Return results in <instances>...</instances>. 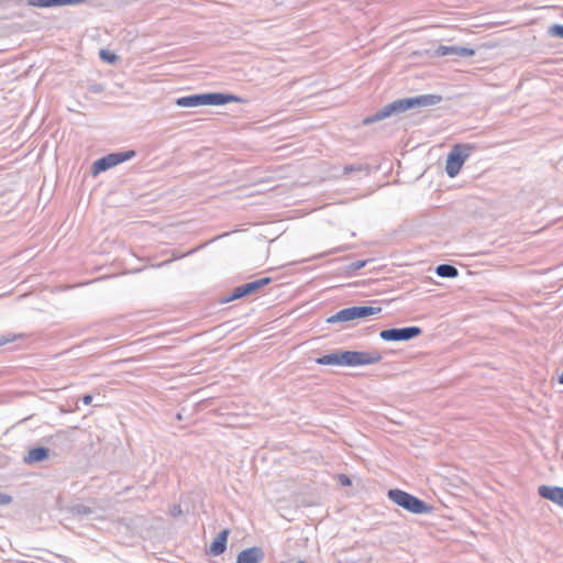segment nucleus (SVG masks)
Returning a JSON list of instances; mask_svg holds the SVG:
<instances>
[{
	"mask_svg": "<svg viewBox=\"0 0 563 563\" xmlns=\"http://www.w3.org/2000/svg\"><path fill=\"white\" fill-rule=\"evenodd\" d=\"M388 498L397 506L402 507L407 511L416 515L430 514L432 507L416 496L404 492L401 489H389L387 493Z\"/></svg>",
	"mask_w": 563,
	"mask_h": 563,
	"instance_id": "3",
	"label": "nucleus"
},
{
	"mask_svg": "<svg viewBox=\"0 0 563 563\" xmlns=\"http://www.w3.org/2000/svg\"><path fill=\"white\" fill-rule=\"evenodd\" d=\"M366 263H367V261H355V262H352L349 265V269L351 272L358 271V269L363 268L366 265Z\"/></svg>",
	"mask_w": 563,
	"mask_h": 563,
	"instance_id": "24",
	"label": "nucleus"
},
{
	"mask_svg": "<svg viewBox=\"0 0 563 563\" xmlns=\"http://www.w3.org/2000/svg\"><path fill=\"white\" fill-rule=\"evenodd\" d=\"M99 56L109 64H114L119 59V56L109 49H100Z\"/></svg>",
	"mask_w": 563,
	"mask_h": 563,
	"instance_id": "21",
	"label": "nucleus"
},
{
	"mask_svg": "<svg viewBox=\"0 0 563 563\" xmlns=\"http://www.w3.org/2000/svg\"><path fill=\"white\" fill-rule=\"evenodd\" d=\"M86 0H33L32 4L41 8L74 5L85 2Z\"/></svg>",
	"mask_w": 563,
	"mask_h": 563,
	"instance_id": "13",
	"label": "nucleus"
},
{
	"mask_svg": "<svg viewBox=\"0 0 563 563\" xmlns=\"http://www.w3.org/2000/svg\"><path fill=\"white\" fill-rule=\"evenodd\" d=\"M539 495L563 508V487L541 485L538 488Z\"/></svg>",
	"mask_w": 563,
	"mask_h": 563,
	"instance_id": "9",
	"label": "nucleus"
},
{
	"mask_svg": "<svg viewBox=\"0 0 563 563\" xmlns=\"http://www.w3.org/2000/svg\"><path fill=\"white\" fill-rule=\"evenodd\" d=\"M81 400L85 405H90L92 401V396L87 394L81 398Z\"/></svg>",
	"mask_w": 563,
	"mask_h": 563,
	"instance_id": "28",
	"label": "nucleus"
},
{
	"mask_svg": "<svg viewBox=\"0 0 563 563\" xmlns=\"http://www.w3.org/2000/svg\"><path fill=\"white\" fill-rule=\"evenodd\" d=\"M12 501V497L10 495L0 493V506L9 505Z\"/></svg>",
	"mask_w": 563,
	"mask_h": 563,
	"instance_id": "25",
	"label": "nucleus"
},
{
	"mask_svg": "<svg viewBox=\"0 0 563 563\" xmlns=\"http://www.w3.org/2000/svg\"><path fill=\"white\" fill-rule=\"evenodd\" d=\"M435 273L443 278H454L459 275V269L450 264H440L437 266Z\"/></svg>",
	"mask_w": 563,
	"mask_h": 563,
	"instance_id": "16",
	"label": "nucleus"
},
{
	"mask_svg": "<svg viewBox=\"0 0 563 563\" xmlns=\"http://www.w3.org/2000/svg\"><path fill=\"white\" fill-rule=\"evenodd\" d=\"M169 262H170V261H165V262H163V263H159V264H158V266H163V265H165V264H167V263H169Z\"/></svg>",
	"mask_w": 563,
	"mask_h": 563,
	"instance_id": "31",
	"label": "nucleus"
},
{
	"mask_svg": "<svg viewBox=\"0 0 563 563\" xmlns=\"http://www.w3.org/2000/svg\"><path fill=\"white\" fill-rule=\"evenodd\" d=\"M441 101L442 97L440 95H420L410 98L397 99L377 110L373 115L363 119V124L369 125L386 118L398 115L409 109L432 107Z\"/></svg>",
	"mask_w": 563,
	"mask_h": 563,
	"instance_id": "1",
	"label": "nucleus"
},
{
	"mask_svg": "<svg viewBox=\"0 0 563 563\" xmlns=\"http://www.w3.org/2000/svg\"><path fill=\"white\" fill-rule=\"evenodd\" d=\"M354 316L356 319L366 318L372 314L379 313L382 311L380 307H369V306H354Z\"/></svg>",
	"mask_w": 563,
	"mask_h": 563,
	"instance_id": "17",
	"label": "nucleus"
},
{
	"mask_svg": "<svg viewBox=\"0 0 563 563\" xmlns=\"http://www.w3.org/2000/svg\"><path fill=\"white\" fill-rule=\"evenodd\" d=\"M475 148L476 146L470 143H459L452 146L445 162V172L449 177L453 178L460 173L464 162Z\"/></svg>",
	"mask_w": 563,
	"mask_h": 563,
	"instance_id": "4",
	"label": "nucleus"
},
{
	"mask_svg": "<svg viewBox=\"0 0 563 563\" xmlns=\"http://www.w3.org/2000/svg\"><path fill=\"white\" fill-rule=\"evenodd\" d=\"M475 54L473 48L461 45H439L433 55L437 57H448L452 62H457L461 58L471 57Z\"/></svg>",
	"mask_w": 563,
	"mask_h": 563,
	"instance_id": "7",
	"label": "nucleus"
},
{
	"mask_svg": "<svg viewBox=\"0 0 563 563\" xmlns=\"http://www.w3.org/2000/svg\"><path fill=\"white\" fill-rule=\"evenodd\" d=\"M228 536V529L220 531L209 547V554L214 556L222 554L227 549Z\"/></svg>",
	"mask_w": 563,
	"mask_h": 563,
	"instance_id": "11",
	"label": "nucleus"
},
{
	"mask_svg": "<svg viewBox=\"0 0 563 563\" xmlns=\"http://www.w3.org/2000/svg\"><path fill=\"white\" fill-rule=\"evenodd\" d=\"M69 512L79 519L88 517L95 512V510L86 505L76 504L69 507Z\"/></svg>",
	"mask_w": 563,
	"mask_h": 563,
	"instance_id": "18",
	"label": "nucleus"
},
{
	"mask_svg": "<svg viewBox=\"0 0 563 563\" xmlns=\"http://www.w3.org/2000/svg\"><path fill=\"white\" fill-rule=\"evenodd\" d=\"M49 450L44 446L33 448L23 457V462L27 465L40 463L48 459Z\"/></svg>",
	"mask_w": 563,
	"mask_h": 563,
	"instance_id": "12",
	"label": "nucleus"
},
{
	"mask_svg": "<svg viewBox=\"0 0 563 563\" xmlns=\"http://www.w3.org/2000/svg\"><path fill=\"white\" fill-rule=\"evenodd\" d=\"M103 89H104V86L101 84H92L89 86V90L93 93H99V92L103 91Z\"/></svg>",
	"mask_w": 563,
	"mask_h": 563,
	"instance_id": "26",
	"label": "nucleus"
},
{
	"mask_svg": "<svg viewBox=\"0 0 563 563\" xmlns=\"http://www.w3.org/2000/svg\"><path fill=\"white\" fill-rule=\"evenodd\" d=\"M340 483L343 486H349V485H351V479L349 478V476L342 474V475H340Z\"/></svg>",
	"mask_w": 563,
	"mask_h": 563,
	"instance_id": "27",
	"label": "nucleus"
},
{
	"mask_svg": "<svg viewBox=\"0 0 563 563\" xmlns=\"http://www.w3.org/2000/svg\"><path fill=\"white\" fill-rule=\"evenodd\" d=\"M559 383L563 384V371H562V374L559 377Z\"/></svg>",
	"mask_w": 563,
	"mask_h": 563,
	"instance_id": "30",
	"label": "nucleus"
},
{
	"mask_svg": "<svg viewBox=\"0 0 563 563\" xmlns=\"http://www.w3.org/2000/svg\"><path fill=\"white\" fill-rule=\"evenodd\" d=\"M265 553L260 547H251L242 550L236 558V563H260L264 560Z\"/></svg>",
	"mask_w": 563,
	"mask_h": 563,
	"instance_id": "10",
	"label": "nucleus"
},
{
	"mask_svg": "<svg viewBox=\"0 0 563 563\" xmlns=\"http://www.w3.org/2000/svg\"><path fill=\"white\" fill-rule=\"evenodd\" d=\"M422 333L419 327L391 328L382 330L379 336L384 341H409Z\"/></svg>",
	"mask_w": 563,
	"mask_h": 563,
	"instance_id": "6",
	"label": "nucleus"
},
{
	"mask_svg": "<svg viewBox=\"0 0 563 563\" xmlns=\"http://www.w3.org/2000/svg\"><path fill=\"white\" fill-rule=\"evenodd\" d=\"M117 166L114 161H113V157L111 154H108L97 161L93 162L92 164V174L93 175H97L101 172H104L111 167H114Z\"/></svg>",
	"mask_w": 563,
	"mask_h": 563,
	"instance_id": "14",
	"label": "nucleus"
},
{
	"mask_svg": "<svg viewBox=\"0 0 563 563\" xmlns=\"http://www.w3.org/2000/svg\"><path fill=\"white\" fill-rule=\"evenodd\" d=\"M356 319L353 307L344 308L327 319L328 323L346 322Z\"/></svg>",
	"mask_w": 563,
	"mask_h": 563,
	"instance_id": "15",
	"label": "nucleus"
},
{
	"mask_svg": "<svg viewBox=\"0 0 563 563\" xmlns=\"http://www.w3.org/2000/svg\"><path fill=\"white\" fill-rule=\"evenodd\" d=\"M12 340H13V339H9V338H4V336H2V338L0 339V345H4V344H7V343L11 342Z\"/></svg>",
	"mask_w": 563,
	"mask_h": 563,
	"instance_id": "29",
	"label": "nucleus"
},
{
	"mask_svg": "<svg viewBox=\"0 0 563 563\" xmlns=\"http://www.w3.org/2000/svg\"><path fill=\"white\" fill-rule=\"evenodd\" d=\"M549 35L553 37L563 38V25L562 24H553L548 29Z\"/></svg>",
	"mask_w": 563,
	"mask_h": 563,
	"instance_id": "22",
	"label": "nucleus"
},
{
	"mask_svg": "<svg viewBox=\"0 0 563 563\" xmlns=\"http://www.w3.org/2000/svg\"><path fill=\"white\" fill-rule=\"evenodd\" d=\"M317 364L320 365H335L341 366L340 357L338 351L332 352L330 354L322 355L316 360Z\"/></svg>",
	"mask_w": 563,
	"mask_h": 563,
	"instance_id": "19",
	"label": "nucleus"
},
{
	"mask_svg": "<svg viewBox=\"0 0 563 563\" xmlns=\"http://www.w3.org/2000/svg\"><path fill=\"white\" fill-rule=\"evenodd\" d=\"M230 102H245L236 95L228 92H205L177 98L175 104L181 108H196L201 106H224Z\"/></svg>",
	"mask_w": 563,
	"mask_h": 563,
	"instance_id": "2",
	"label": "nucleus"
},
{
	"mask_svg": "<svg viewBox=\"0 0 563 563\" xmlns=\"http://www.w3.org/2000/svg\"><path fill=\"white\" fill-rule=\"evenodd\" d=\"M341 366H361L378 363L382 354L377 351H338Z\"/></svg>",
	"mask_w": 563,
	"mask_h": 563,
	"instance_id": "5",
	"label": "nucleus"
},
{
	"mask_svg": "<svg viewBox=\"0 0 563 563\" xmlns=\"http://www.w3.org/2000/svg\"><path fill=\"white\" fill-rule=\"evenodd\" d=\"M367 167L364 166V165H346L344 166L343 168V172L345 175H350L351 173H354V172H362V170H366L367 172Z\"/></svg>",
	"mask_w": 563,
	"mask_h": 563,
	"instance_id": "23",
	"label": "nucleus"
},
{
	"mask_svg": "<svg viewBox=\"0 0 563 563\" xmlns=\"http://www.w3.org/2000/svg\"><path fill=\"white\" fill-rule=\"evenodd\" d=\"M268 283H271V278L264 277V278L241 285V286L234 288L232 294L224 301L229 302L231 300L239 299L244 296L251 295V294L257 291L258 289L263 288Z\"/></svg>",
	"mask_w": 563,
	"mask_h": 563,
	"instance_id": "8",
	"label": "nucleus"
},
{
	"mask_svg": "<svg viewBox=\"0 0 563 563\" xmlns=\"http://www.w3.org/2000/svg\"><path fill=\"white\" fill-rule=\"evenodd\" d=\"M110 154L112 155L115 165L123 163L125 161H129L136 155L135 151H133V150L125 151V152L110 153Z\"/></svg>",
	"mask_w": 563,
	"mask_h": 563,
	"instance_id": "20",
	"label": "nucleus"
}]
</instances>
